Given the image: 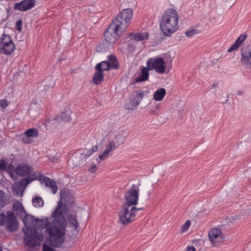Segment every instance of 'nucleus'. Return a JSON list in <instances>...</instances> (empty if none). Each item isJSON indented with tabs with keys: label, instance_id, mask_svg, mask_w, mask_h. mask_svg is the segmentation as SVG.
Here are the masks:
<instances>
[{
	"label": "nucleus",
	"instance_id": "1",
	"mask_svg": "<svg viewBox=\"0 0 251 251\" xmlns=\"http://www.w3.org/2000/svg\"><path fill=\"white\" fill-rule=\"evenodd\" d=\"M66 207L61 202L52 213L53 220L49 222L47 218L35 220V226L39 229H46V235L52 245L59 247L65 241L66 221L64 217Z\"/></svg>",
	"mask_w": 251,
	"mask_h": 251
},
{
	"label": "nucleus",
	"instance_id": "2",
	"mask_svg": "<svg viewBox=\"0 0 251 251\" xmlns=\"http://www.w3.org/2000/svg\"><path fill=\"white\" fill-rule=\"evenodd\" d=\"M31 222L28 217L25 218L23 222L25 225V228L23 229L25 234L24 237V243L29 247H35L40 246L39 242L44 240V236L39 229L35 226V220L33 216L30 217Z\"/></svg>",
	"mask_w": 251,
	"mask_h": 251
},
{
	"label": "nucleus",
	"instance_id": "3",
	"mask_svg": "<svg viewBox=\"0 0 251 251\" xmlns=\"http://www.w3.org/2000/svg\"><path fill=\"white\" fill-rule=\"evenodd\" d=\"M132 13L131 8L124 9L113 19L112 23L119 25L121 30L125 31L131 22Z\"/></svg>",
	"mask_w": 251,
	"mask_h": 251
},
{
	"label": "nucleus",
	"instance_id": "4",
	"mask_svg": "<svg viewBox=\"0 0 251 251\" xmlns=\"http://www.w3.org/2000/svg\"><path fill=\"white\" fill-rule=\"evenodd\" d=\"M143 208H137L135 206L127 207L122 205L118 212V216L121 223L124 225H127L132 222L138 211Z\"/></svg>",
	"mask_w": 251,
	"mask_h": 251
},
{
	"label": "nucleus",
	"instance_id": "5",
	"mask_svg": "<svg viewBox=\"0 0 251 251\" xmlns=\"http://www.w3.org/2000/svg\"><path fill=\"white\" fill-rule=\"evenodd\" d=\"M114 137V138L109 141L103 152L99 155V157L97 159V162L98 164H100L101 161L107 158L111 151L116 149L118 145L123 143L121 134L117 133V135H115Z\"/></svg>",
	"mask_w": 251,
	"mask_h": 251
},
{
	"label": "nucleus",
	"instance_id": "6",
	"mask_svg": "<svg viewBox=\"0 0 251 251\" xmlns=\"http://www.w3.org/2000/svg\"><path fill=\"white\" fill-rule=\"evenodd\" d=\"M124 32L125 31L120 30L119 25L111 23L104 32V39L109 43L114 44Z\"/></svg>",
	"mask_w": 251,
	"mask_h": 251
},
{
	"label": "nucleus",
	"instance_id": "7",
	"mask_svg": "<svg viewBox=\"0 0 251 251\" xmlns=\"http://www.w3.org/2000/svg\"><path fill=\"white\" fill-rule=\"evenodd\" d=\"M173 9H168L162 17L160 23V28L164 35L166 36H171L173 33L172 29L173 25L171 23V19L173 17Z\"/></svg>",
	"mask_w": 251,
	"mask_h": 251
},
{
	"label": "nucleus",
	"instance_id": "8",
	"mask_svg": "<svg viewBox=\"0 0 251 251\" xmlns=\"http://www.w3.org/2000/svg\"><path fill=\"white\" fill-rule=\"evenodd\" d=\"M136 188L135 185H132L131 189L125 194V201L122 205L131 207L138 203V191Z\"/></svg>",
	"mask_w": 251,
	"mask_h": 251
},
{
	"label": "nucleus",
	"instance_id": "9",
	"mask_svg": "<svg viewBox=\"0 0 251 251\" xmlns=\"http://www.w3.org/2000/svg\"><path fill=\"white\" fill-rule=\"evenodd\" d=\"M147 65L150 70H154L160 74L165 71L166 63L161 57L151 58L148 61Z\"/></svg>",
	"mask_w": 251,
	"mask_h": 251
},
{
	"label": "nucleus",
	"instance_id": "10",
	"mask_svg": "<svg viewBox=\"0 0 251 251\" xmlns=\"http://www.w3.org/2000/svg\"><path fill=\"white\" fill-rule=\"evenodd\" d=\"M15 45L8 35L4 34L0 40V51L1 53L9 55L13 51Z\"/></svg>",
	"mask_w": 251,
	"mask_h": 251
},
{
	"label": "nucleus",
	"instance_id": "11",
	"mask_svg": "<svg viewBox=\"0 0 251 251\" xmlns=\"http://www.w3.org/2000/svg\"><path fill=\"white\" fill-rule=\"evenodd\" d=\"M241 62L243 66L251 69V43L241 49Z\"/></svg>",
	"mask_w": 251,
	"mask_h": 251
},
{
	"label": "nucleus",
	"instance_id": "12",
	"mask_svg": "<svg viewBox=\"0 0 251 251\" xmlns=\"http://www.w3.org/2000/svg\"><path fill=\"white\" fill-rule=\"evenodd\" d=\"M5 228L10 231H16L19 227L18 220L12 212L6 213Z\"/></svg>",
	"mask_w": 251,
	"mask_h": 251
},
{
	"label": "nucleus",
	"instance_id": "13",
	"mask_svg": "<svg viewBox=\"0 0 251 251\" xmlns=\"http://www.w3.org/2000/svg\"><path fill=\"white\" fill-rule=\"evenodd\" d=\"M30 181L24 178L18 182H15L12 187L13 192L15 196H22L23 192Z\"/></svg>",
	"mask_w": 251,
	"mask_h": 251
},
{
	"label": "nucleus",
	"instance_id": "14",
	"mask_svg": "<svg viewBox=\"0 0 251 251\" xmlns=\"http://www.w3.org/2000/svg\"><path fill=\"white\" fill-rule=\"evenodd\" d=\"M35 4V0H24L19 3H16L14 8L19 11H25L31 9Z\"/></svg>",
	"mask_w": 251,
	"mask_h": 251
},
{
	"label": "nucleus",
	"instance_id": "15",
	"mask_svg": "<svg viewBox=\"0 0 251 251\" xmlns=\"http://www.w3.org/2000/svg\"><path fill=\"white\" fill-rule=\"evenodd\" d=\"M32 170V167L28 165L21 164L16 168V172L18 176H24L29 174Z\"/></svg>",
	"mask_w": 251,
	"mask_h": 251
},
{
	"label": "nucleus",
	"instance_id": "16",
	"mask_svg": "<svg viewBox=\"0 0 251 251\" xmlns=\"http://www.w3.org/2000/svg\"><path fill=\"white\" fill-rule=\"evenodd\" d=\"M39 180L41 183L44 182L47 187H50L53 194L56 193L58 187L55 181L44 176H41L39 178Z\"/></svg>",
	"mask_w": 251,
	"mask_h": 251
},
{
	"label": "nucleus",
	"instance_id": "17",
	"mask_svg": "<svg viewBox=\"0 0 251 251\" xmlns=\"http://www.w3.org/2000/svg\"><path fill=\"white\" fill-rule=\"evenodd\" d=\"M247 37V35L246 34H241L236 40L235 42L228 49L227 52H230L237 50L246 40Z\"/></svg>",
	"mask_w": 251,
	"mask_h": 251
},
{
	"label": "nucleus",
	"instance_id": "18",
	"mask_svg": "<svg viewBox=\"0 0 251 251\" xmlns=\"http://www.w3.org/2000/svg\"><path fill=\"white\" fill-rule=\"evenodd\" d=\"M150 69L147 67H143L139 76L135 78L136 82H143L147 80L149 78V70Z\"/></svg>",
	"mask_w": 251,
	"mask_h": 251
},
{
	"label": "nucleus",
	"instance_id": "19",
	"mask_svg": "<svg viewBox=\"0 0 251 251\" xmlns=\"http://www.w3.org/2000/svg\"><path fill=\"white\" fill-rule=\"evenodd\" d=\"M76 218V214L69 215L68 218L69 224L72 227L74 228V231H75V234H77L78 232L77 228L79 227V224L77 221Z\"/></svg>",
	"mask_w": 251,
	"mask_h": 251
},
{
	"label": "nucleus",
	"instance_id": "20",
	"mask_svg": "<svg viewBox=\"0 0 251 251\" xmlns=\"http://www.w3.org/2000/svg\"><path fill=\"white\" fill-rule=\"evenodd\" d=\"M221 233V231L220 229L216 228H212L208 233L209 240L214 246L217 245V244L215 243L214 240L217 239Z\"/></svg>",
	"mask_w": 251,
	"mask_h": 251
},
{
	"label": "nucleus",
	"instance_id": "21",
	"mask_svg": "<svg viewBox=\"0 0 251 251\" xmlns=\"http://www.w3.org/2000/svg\"><path fill=\"white\" fill-rule=\"evenodd\" d=\"M70 111H66L64 112H62L60 115L57 116L53 120L56 121L57 122H60L61 121L68 122L70 121L71 119Z\"/></svg>",
	"mask_w": 251,
	"mask_h": 251
},
{
	"label": "nucleus",
	"instance_id": "22",
	"mask_svg": "<svg viewBox=\"0 0 251 251\" xmlns=\"http://www.w3.org/2000/svg\"><path fill=\"white\" fill-rule=\"evenodd\" d=\"M166 93V90L164 88H160L154 92L153 99L155 101H161L164 98Z\"/></svg>",
	"mask_w": 251,
	"mask_h": 251
},
{
	"label": "nucleus",
	"instance_id": "23",
	"mask_svg": "<svg viewBox=\"0 0 251 251\" xmlns=\"http://www.w3.org/2000/svg\"><path fill=\"white\" fill-rule=\"evenodd\" d=\"M13 209L16 212L17 214H20L23 216L25 214V211L23 204L18 201H15L13 203Z\"/></svg>",
	"mask_w": 251,
	"mask_h": 251
},
{
	"label": "nucleus",
	"instance_id": "24",
	"mask_svg": "<svg viewBox=\"0 0 251 251\" xmlns=\"http://www.w3.org/2000/svg\"><path fill=\"white\" fill-rule=\"evenodd\" d=\"M133 36L134 39L136 41H143L149 38V34L148 32L135 33L131 34Z\"/></svg>",
	"mask_w": 251,
	"mask_h": 251
},
{
	"label": "nucleus",
	"instance_id": "25",
	"mask_svg": "<svg viewBox=\"0 0 251 251\" xmlns=\"http://www.w3.org/2000/svg\"><path fill=\"white\" fill-rule=\"evenodd\" d=\"M107 62L111 69H117L119 68L118 60L114 55H109Z\"/></svg>",
	"mask_w": 251,
	"mask_h": 251
},
{
	"label": "nucleus",
	"instance_id": "26",
	"mask_svg": "<svg viewBox=\"0 0 251 251\" xmlns=\"http://www.w3.org/2000/svg\"><path fill=\"white\" fill-rule=\"evenodd\" d=\"M96 72L95 73L93 81L95 84H99L103 79V73L100 71L99 70H96Z\"/></svg>",
	"mask_w": 251,
	"mask_h": 251
},
{
	"label": "nucleus",
	"instance_id": "27",
	"mask_svg": "<svg viewBox=\"0 0 251 251\" xmlns=\"http://www.w3.org/2000/svg\"><path fill=\"white\" fill-rule=\"evenodd\" d=\"M111 69L107 61H102L98 64L96 67V70H99L100 71L103 73V71H108Z\"/></svg>",
	"mask_w": 251,
	"mask_h": 251
},
{
	"label": "nucleus",
	"instance_id": "28",
	"mask_svg": "<svg viewBox=\"0 0 251 251\" xmlns=\"http://www.w3.org/2000/svg\"><path fill=\"white\" fill-rule=\"evenodd\" d=\"M55 84V78L51 77L46 78L44 80V89L48 90L50 88H52L54 87Z\"/></svg>",
	"mask_w": 251,
	"mask_h": 251
},
{
	"label": "nucleus",
	"instance_id": "29",
	"mask_svg": "<svg viewBox=\"0 0 251 251\" xmlns=\"http://www.w3.org/2000/svg\"><path fill=\"white\" fill-rule=\"evenodd\" d=\"M144 92L141 91H138L136 92V95L132 100L134 102L133 106H137L139 104L144 96Z\"/></svg>",
	"mask_w": 251,
	"mask_h": 251
},
{
	"label": "nucleus",
	"instance_id": "30",
	"mask_svg": "<svg viewBox=\"0 0 251 251\" xmlns=\"http://www.w3.org/2000/svg\"><path fill=\"white\" fill-rule=\"evenodd\" d=\"M25 133L30 138H35L38 136L39 132L36 128H31L27 129Z\"/></svg>",
	"mask_w": 251,
	"mask_h": 251
},
{
	"label": "nucleus",
	"instance_id": "31",
	"mask_svg": "<svg viewBox=\"0 0 251 251\" xmlns=\"http://www.w3.org/2000/svg\"><path fill=\"white\" fill-rule=\"evenodd\" d=\"M7 203V199L5 193L0 190V209L4 207Z\"/></svg>",
	"mask_w": 251,
	"mask_h": 251
},
{
	"label": "nucleus",
	"instance_id": "32",
	"mask_svg": "<svg viewBox=\"0 0 251 251\" xmlns=\"http://www.w3.org/2000/svg\"><path fill=\"white\" fill-rule=\"evenodd\" d=\"M32 203L35 207H42L44 205V201L40 197H36L32 199Z\"/></svg>",
	"mask_w": 251,
	"mask_h": 251
},
{
	"label": "nucleus",
	"instance_id": "33",
	"mask_svg": "<svg viewBox=\"0 0 251 251\" xmlns=\"http://www.w3.org/2000/svg\"><path fill=\"white\" fill-rule=\"evenodd\" d=\"M41 173L40 172H35L34 173L32 174L29 176H27L26 178H24L25 179H26L27 181H30V182L34 180L38 179L39 177H41Z\"/></svg>",
	"mask_w": 251,
	"mask_h": 251
},
{
	"label": "nucleus",
	"instance_id": "34",
	"mask_svg": "<svg viewBox=\"0 0 251 251\" xmlns=\"http://www.w3.org/2000/svg\"><path fill=\"white\" fill-rule=\"evenodd\" d=\"M201 32L200 30L196 29H192L190 30L187 31L185 32V35L188 37H192L194 35L200 33Z\"/></svg>",
	"mask_w": 251,
	"mask_h": 251
},
{
	"label": "nucleus",
	"instance_id": "35",
	"mask_svg": "<svg viewBox=\"0 0 251 251\" xmlns=\"http://www.w3.org/2000/svg\"><path fill=\"white\" fill-rule=\"evenodd\" d=\"M174 18L175 19L174 21H175V24L176 25L174 26V32H175L178 29V26H176L177 25V23H178V15L177 11L175 9H174Z\"/></svg>",
	"mask_w": 251,
	"mask_h": 251
},
{
	"label": "nucleus",
	"instance_id": "36",
	"mask_svg": "<svg viewBox=\"0 0 251 251\" xmlns=\"http://www.w3.org/2000/svg\"><path fill=\"white\" fill-rule=\"evenodd\" d=\"M190 226V221L187 220L186 222L181 226L180 229L181 232H184L188 230Z\"/></svg>",
	"mask_w": 251,
	"mask_h": 251
},
{
	"label": "nucleus",
	"instance_id": "37",
	"mask_svg": "<svg viewBox=\"0 0 251 251\" xmlns=\"http://www.w3.org/2000/svg\"><path fill=\"white\" fill-rule=\"evenodd\" d=\"M21 140L24 144H30L32 142V140L27 135H25V133L21 135Z\"/></svg>",
	"mask_w": 251,
	"mask_h": 251
},
{
	"label": "nucleus",
	"instance_id": "38",
	"mask_svg": "<svg viewBox=\"0 0 251 251\" xmlns=\"http://www.w3.org/2000/svg\"><path fill=\"white\" fill-rule=\"evenodd\" d=\"M133 105H134V102L132 100H131V101H130L129 102L126 104L125 108L129 110H133L137 107L133 106Z\"/></svg>",
	"mask_w": 251,
	"mask_h": 251
},
{
	"label": "nucleus",
	"instance_id": "39",
	"mask_svg": "<svg viewBox=\"0 0 251 251\" xmlns=\"http://www.w3.org/2000/svg\"><path fill=\"white\" fill-rule=\"evenodd\" d=\"M6 216L3 213L0 212V226H2L4 225V224L6 222Z\"/></svg>",
	"mask_w": 251,
	"mask_h": 251
},
{
	"label": "nucleus",
	"instance_id": "40",
	"mask_svg": "<svg viewBox=\"0 0 251 251\" xmlns=\"http://www.w3.org/2000/svg\"><path fill=\"white\" fill-rule=\"evenodd\" d=\"M22 21L21 20H18L16 23V28L19 31H21L22 29Z\"/></svg>",
	"mask_w": 251,
	"mask_h": 251
},
{
	"label": "nucleus",
	"instance_id": "41",
	"mask_svg": "<svg viewBox=\"0 0 251 251\" xmlns=\"http://www.w3.org/2000/svg\"><path fill=\"white\" fill-rule=\"evenodd\" d=\"M98 150V146L95 145L92 147L90 149V153L88 154H85V156H89L90 154H91L93 152H96Z\"/></svg>",
	"mask_w": 251,
	"mask_h": 251
},
{
	"label": "nucleus",
	"instance_id": "42",
	"mask_svg": "<svg viewBox=\"0 0 251 251\" xmlns=\"http://www.w3.org/2000/svg\"><path fill=\"white\" fill-rule=\"evenodd\" d=\"M43 251H54V250L49 246L47 245L45 243L43 245Z\"/></svg>",
	"mask_w": 251,
	"mask_h": 251
},
{
	"label": "nucleus",
	"instance_id": "43",
	"mask_svg": "<svg viewBox=\"0 0 251 251\" xmlns=\"http://www.w3.org/2000/svg\"><path fill=\"white\" fill-rule=\"evenodd\" d=\"M8 105V102L5 100H0V106L2 108H6Z\"/></svg>",
	"mask_w": 251,
	"mask_h": 251
},
{
	"label": "nucleus",
	"instance_id": "44",
	"mask_svg": "<svg viewBox=\"0 0 251 251\" xmlns=\"http://www.w3.org/2000/svg\"><path fill=\"white\" fill-rule=\"evenodd\" d=\"M97 170V167L96 165H92L88 169V171L91 173H94Z\"/></svg>",
	"mask_w": 251,
	"mask_h": 251
},
{
	"label": "nucleus",
	"instance_id": "45",
	"mask_svg": "<svg viewBox=\"0 0 251 251\" xmlns=\"http://www.w3.org/2000/svg\"><path fill=\"white\" fill-rule=\"evenodd\" d=\"M6 168L5 163L4 161L0 160V169L2 171L4 170Z\"/></svg>",
	"mask_w": 251,
	"mask_h": 251
},
{
	"label": "nucleus",
	"instance_id": "46",
	"mask_svg": "<svg viewBox=\"0 0 251 251\" xmlns=\"http://www.w3.org/2000/svg\"><path fill=\"white\" fill-rule=\"evenodd\" d=\"M187 251H196L193 246H189L187 248Z\"/></svg>",
	"mask_w": 251,
	"mask_h": 251
},
{
	"label": "nucleus",
	"instance_id": "47",
	"mask_svg": "<svg viewBox=\"0 0 251 251\" xmlns=\"http://www.w3.org/2000/svg\"><path fill=\"white\" fill-rule=\"evenodd\" d=\"M66 193V192L65 191H61V192H60V197H61V199H63L64 198V196L65 195Z\"/></svg>",
	"mask_w": 251,
	"mask_h": 251
},
{
	"label": "nucleus",
	"instance_id": "48",
	"mask_svg": "<svg viewBox=\"0 0 251 251\" xmlns=\"http://www.w3.org/2000/svg\"><path fill=\"white\" fill-rule=\"evenodd\" d=\"M217 85H218V83H216L213 84L212 85L211 88H216L217 86Z\"/></svg>",
	"mask_w": 251,
	"mask_h": 251
},
{
	"label": "nucleus",
	"instance_id": "49",
	"mask_svg": "<svg viewBox=\"0 0 251 251\" xmlns=\"http://www.w3.org/2000/svg\"><path fill=\"white\" fill-rule=\"evenodd\" d=\"M243 94V92L242 91H239L237 93V94L238 95H242Z\"/></svg>",
	"mask_w": 251,
	"mask_h": 251
},
{
	"label": "nucleus",
	"instance_id": "50",
	"mask_svg": "<svg viewBox=\"0 0 251 251\" xmlns=\"http://www.w3.org/2000/svg\"><path fill=\"white\" fill-rule=\"evenodd\" d=\"M90 150H88L85 154H88L90 153Z\"/></svg>",
	"mask_w": 251,
	"mask_h": 251
},
{
	"label": "nucleus",
	"instance_id": "51",
	"mask_svg": "<svg viewBox=\"0 0 251 251\" xmlns=\"http://www.w3.org/2000/svg\"><path fill=\"white\" fill-rule=\"evenodd\" d=\"M150 193H148V196H149V195H150Z\"/></svg>",
	"mask_w": 251,
	"mask_h": 251
},
{
	"label": "nucleus",
	"instance_id": "52",
	"mask_svg": "<svg viewBox=\"0 0 251 251\" xmlns=\"http://www.w3.org/2000/svg\"><path fill=\"white\" fill-rule=\"evenodd\" d=\"M0 251H2V250H0Z\"/></svg>",
	"mask_w": 251,
	"mask_h": 251
}]
</instances>
